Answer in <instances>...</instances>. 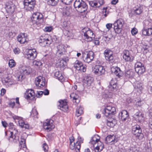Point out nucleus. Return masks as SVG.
Segmentation results:
<instances>
[{"instance_id":"nucleus-58","label":"nucleus","mask_w":152,"mask_h":152,"mask_svg":"<svg viewBox=\"0 0 152 152\" xmlns=\"http://www.w3.org/2000/svg\"><path fill=\"white\" fill-rule=\"evenodd\" d=\"M96 1L98 3V7L103 5L104 4V1L103 0H98Z\"/></svg>"},{"instance_id":"nucleus-56","label":"nucleus","mask_w":152,"mask_h":152,"mask_svg":"<svg viewBox=\"0 0 152 152\" xmlns=\"http://www.w3.org/2000/svg\"><path fill=\"white\" fill-rule=\"evenodd\" d=\"M6 70H0V77L3 79L4 76L6 75Z\"/></svg>"},{"instance_id":"nucleus-17","label":"nucleus","mask_w":152,"mask_h":152,"mask_svg":"<svg viewBox=\"0 0 152 152\" xmlns=\"http://www.w3.org/2000/svg\"><path fill=\"white\" fill-rule=\"evenodd\" d=\"M94 73L98 75H101L105 72V69L102 66L96 65L93 69Z\"/></svg>"},{"instance_id":"nucleus-22","label":"nucleus","mask_w":152,"mask_h":152,"mask_svg":"<svg viewBox=\"0 0 152 152\" xmlns=\"http://www.w3.org/2000/svg\"><path fill=\"white\" fill-rule=\"evenodd\" d=\"M94 53L92 51H90L87 53L86 56L83 55L84 61L87 63L91 62L94 59Z\"/></svg>"},{"instance_id":"nucleus-16","label":"nucleus","mask_w":152,"mask_h":152,"mask_svg":"<svg viewBox=\"0 0 152 152\" xmlns=\"http://www.w3.org/2000/svg\"><path fill=\"white\" fill-rule=\"evenodd\" d=\"M45 78L41 76H39L36 78L35 84L38 88H42L45 85Z\"/></svg>"},{"instance_id":"nucleus-42","label":"nucleus","mask_w":152,"mask_h":152,"mask_svg":"<svg viewBox=\"0 0 152 152\" xmlns=\"http://www.w3.org/2000/svg\"><path fill=\"white\" fill-rule=\"evenodd\" d=\"M83 113V108L81 106H78L76 109V115L79 117Z\"/></svg>"},{"instance_id":"nucleus-6","label":"nucleus","mask_w":152,"mask_h":152,"mask_svg":"<svg viewBox=\"0 0 152 152\" xmlns=\"http://www.w3.org/2000/svg\"><path fill=\"white\" fill-rule=\"evenodd\" d=\"M124 23V21L122 19H119L114 23V29L116 33L119 34L121 33Z\"/></svg>"},{"instance_id":"nucleus-12","label":"nucleus","mask_w":152,"mask_h":152,"mask_svg":"<svg viewBox=\"0 0 152 152\" xmlns=\"http://www.w3.org/2000/svg\"><path fill=\"white\" fill-rule=\"evenodd\" d=\"M54 121L52 120H47L43 123V126L45 129L48 131H50L55 127L53 124Z\"/></svg>"},{"instance_id":"nucleus-15","label":"nucleus","mask_w":152,"mask_h":152,"mask_svg":"<svg viewBox=\"0 0 152 152\" xmlns=\"http://www.w3.org/2000/svg\"><path fill=\"white\" fill-rule=\"evenodd\" d=\"M104 55L106 60L112 63L113 61V52L110 49H106L104 52Z\"/></svg>"},{"instance_id":"nucleus-4","label":"nucleus","mask_w":152,"mask_h":152,"mask_svg":"<svg viewBox=\"0 0 152 152\" xmlns=\"http://www.w3.org/2000/svg\"><path fill=\"white\" fill-rule=\"evenodd\" d=\"M82 35L84 37L87 39V41H91L94 38V36L92 30L88 27H85L82 29Z\"/></svg>"},{"instance_id":"nucleus-32","label":"nucleus","mask_w":152,"mask_h":152,"mask_svg":"<svg viewBox=\"0 0 152 152\" xmlns=\"http://www.w3.org/2000/svg\"><path fill=\"white\" fill-rule=\"evenodd\" d=\"M100 138V137L97 134H95L91 137L89 143L94 146V145L99 141Z\"/></svg>"},{"instance_id":"nucleus-39","label":"nucleus","mask_w":152,"mask_h":152,"mask_svg":"<svg viewBox=\"0 0 152 152\" xmlns=\"http://www.w3.org/2000/svg\"><path fill=\"white\" fill-rule=\"evenodd\" d=\"M85 2L83 0H76L74 2V6L75 10L79 7L82 5L83 3Z\"/></svg>"},{"instance_id":"nucleus-40","label":"nucleus","mask_w":152,"mask_h":152,"mask_svg":"<svg viewBox=\"0 0 152 152\" xmlns=\"http://www.w3.org/2000/svg\"><path fill=\"white\" fill-rule=\"evenodd\" d=\"M85 2L83 0H76L74 2V6L75 10L79 7L82 5L83 3Z\"/></svg>"},{"instance_id":"nucleus-18","label":"nucleus","mask_w":152,"mask_h":152,"mask_svg":"<svg viewBox=\"0 0 152 152\" xmlns=\"http://www.w3.org/2000/svg\"><path fill=\"white\" fill-rule=\"evenodd\" d=\"M93 80V78L90 75H86L83 80V85L86 86H90L92 83Z\"/></svg>"},{"instance_id":"nucleus-55","label":"nucleus","mask_w":152,"mask_h":152,"mask_svg":"<svg viewBox=\"0 0 152 152\" xmlns=\"http://www.w3.org/2000/svg\"><path fill=\"white\" fill-rule=\"evenodd\" d=\"M38 114V113L36 109L35 108H33L31 112V115L33 117L36 116Z\"/></svg>"},{"instance_id":"nucleus-26","label":"nucleus","mask_w":152,"mask_h":152,"mask_svg":"<svg viewBox=\"0 0 152 152\" xmlns=\"http://www.w3.org/2000/svg\"><path fill=\"white\" fill-rule=\"evenodd\" d=\"M111 71L116 76L119 77L122 76L123 75V72L120 70V68L118 67H112L111 68Z\"/></svg>"},{"instance_id":"nucleus-53","label":"nucleus","mask_w":152,"mask_h":152,"mask_svg":"<svg viewBox=\"0 0 152 152\" xmlns=\"http://www.w3.org/2000/svg\"><path fill=\"white\" fill-rule=\"evenodd\" d=\"M142 67H144V64L139 61L137 62L135 65V68H138Z\"/></svg>"},{"instance_id":"nucleus-23","label":"nucleus","mask_w":152,"mask_h":152,"mask_svg":"<svg viewBox=\"0 0 152 152\" xmlns=\"http://www.w3.org/2000/svg\"><path fill=\"white\" fill-rule=\"evenodd\" d=\"M39 41V43L41 44V45L43 47L48 46L51 43V40H49L48 38H45L42 36L40 37Z\"/></svg>"},{"instance_id":"nucleus-27","label":"nucleus","mask_w":152,"mask_h":152,"mask_svg":"<svg viewBox=\"0 0 152 152\" xmlns=\"http://www.w3.org/2000/svg\"><path fill=\"white\" fill-rule=\"evenodd\" d=\"M105 140L107 143H111V144H112L118 141V138H116L114 135H110L107 136L106 137Z\"/></svg>"},{"instance_id":"nucleus-64","label":"nucleus","mask_w":152,"mask_h":152,"mask_svg":"<svg viewBox=\"0 0 152 152\" xmlns=\"http://www.w3.org/2000/svg\"><path fill=\"white\" fill-rule=\"evenodd\" d=\"M73 0H61L62 2L66 4H68L69 2H71Z\"/></svg>"},{"instance_id":"nucleus-36","label":"nucleus","mask_w":152,"mask_h":152,"mask_svg":"<svg viewBox=\"0 0 152 152\" xmlns=\"http://www.w3.org/2000/svg\"><path fill=\"white\" fill-rule=\"evenodd\" d=\"M69 148L72 150H75L76 151V146H75V143H73L75 140V138L73 136H72L69 138Z\"/></svg>"},{"instance_id":"nucleus-41","label":"nucleus","mask_w":152,"mask_h":152,"mask_svg":"<svg viewBox=\"0 0 152 152\" xmlns=\"http://www.w3.org/2000/svg\"><path fill=\"white\" fill-rule=\"evenodd\" d=\"M115 80H112L110 83L109 86V88L111 91H113L116 87V84Z\"/></svg>"},{"instance_id":"nucleus-46","label":"nucleus","mask_w":152,"mask_h":152,"mask_svg":"<svg viewBox=\"0 0 152 152\" xmlns=\"http://www.w3.org/2000/svg\"><path fill=\"white\" fill-rule=\"evenodd\" d=\"M71 9L69 7H66L63 8V13L64 15H65L67 16L69 15L70 14V11Z\"/></svg>"},{"instance_id":"nucleus-2","label":"nucleus","mask_w":152,"mask_h":152,"mask_svg":"<svg viewBox=\"0 0 152 152\" xmlns=\"http://www.w3.org/2000/svg\"><path fill=\"white\" fill-rule=\"evenodd\" d=\"M43 18V16L42 14L39 12H36L33 14L31 20L33 24L38 25L39 24L42 23Z\"/></svg>"},{"instance_id":"nucleus-24","label":"nucleus","mask_w":152,"mask_h":152,"mask_svg":"<svg viewBox=\"0 0 152 152\" xmlns=\"http://www.w3.org/2000/svg\"><path fill=\"white\" fill-rule=\"evenodd\" d=\"M25 97L27 99H32L35 96V93L33 90L29 89L25 93Z\"/></svg>"},{"instance_id":"nucleus-8","label":"nucleus","mask_w":152,"mask_h":152,"mask_svg":"<svg viewBox=\"0 0 152 152\" xmlns=\"http://www.w3.org/2000/svg\"><path fill=\"white\" fill-rule=\"evenodd\" d=\"M10 132L11 135L9 137V140L10 142H16L19 140V137L17 135V131L15 128H10Z\"/></svg>"},{"instance_id":"nucleus-33","label":"nucleus","mask_w":152,"mask_h":152,"mask_svg":"<svg viewBox=\"0 0 152 152\" xmlns=\"http://www.w3.org/2000/svg\"><path fill=\"white\" fill-rule=\"evenodd\" d=\"M88 9V6L85 3H83L82 5L76 10L78 12L82 13L86 11Z\"/></svg>"},{"instance_id":"nucleus-20","label":"nucleus","mask_w":152,"mask_h":152,"mask_svg":"<svg viewBox=\"0 0 152 152\" xmlns=\"http://www.w3.org/2000/svg\"><path fill=\"white\" fill-rule=\"evenodd\" d=\"M15 78L16 79V77ZM3 79V81H4V83H5V85H7L8 86L18 83V81H17L16 79L15 80H16V81L15 80L11 79L9 76H7L6 77H4Z\"/></svg>"},{"instance_id":"nucleus-61","label":"nucleus","mask_w":152,"mask_h":152,"mask_svg":"<svg viewBox=\"0 0 152 152\" xmlns=\"http://www.w3.org/2000/svg\"><path fill=\"white\" fill-rule=\"evenodd\" d=\"M81 69L80 70L82 71L83 72H85L86 71V66L85 65H83V64L81 66Z\"/></svg>"},{"instance_id":"nucleus-54","label":"nucleus","mask_w":152,"mask_h":152,"mask_svg":"<svg viewBox=\"0 0 152 152\" xmlns=\"http://www.w3.org/2000/svg\"><path fill=\"white\" fill-rule=\"evenodd\" d=\"M9 65L11 68L14 67L15 65V63L14 60L12 59L10 60L9 61Z\"/></svg>"},{"instance_id":"nucleus-21","label":"nucleus","mask_w":152,"mask_h":152,"mask_svg":"<svg viewBox=\"0 0 152 152\" xmlns=\"http://www.w3.org/2000/svg\"><path fill=\"white\" fill-rule=\"evenodd\" d=\"M18 41L21 44L26 42L27 40V35L25 33H20L17 37Z\"/></svg>"},{"instance_id":"nucleus-45","label":"nucleus","mask_w":152,"mask_h":152,"mask_svg":"<svg viewBox=\"0 0 152 152\" xmlns=\"http://www.w3.org/2000/svg\"><path fill=\"white\" fill-rule=\"evenodd\" d=\"M99 142L100 143H99V144H100V145H98L95 148L96 152H100L102 151L104 148L103 144L100 142Z\"/></svg>"},{"instance_id":"nucleus-35","label":"nucleus","mask_w":152,"mask_h":152,"mask_svg":"<svg viewBox=\"0 0 152 152\" xmlns=\"http://www.w3.org/2000/svg\"><path fill=\"white\" fill-rule=\"evenodd\" d=\"M134 87L135 90L139 93H141L143 89L142 84L140 82L137 81L134 83Z\"/></svg>"},{"instance_id":"nucleus-43","label":"nucleus","mask_w":152,"mask_h":152,"mask_svg":"<svg viewBox=\"0 0 152 152\" xmlns=\"http://www.w3.org/2000/svg\"><path fill=\"white\" fill-rule=\"evenodd\" d=\"M82 63L80 61L76 60L74 64V66L76 69L79 70L81 69V66L82 65Z\"/></svg>"},{"instance_id":"nucleus-1","label":"nucleus","mask_w":152,"mask_h":152,"mask_svg":"<svg viewBox=\"0 0 152 152\" xmlns=\"http://www.w3.org/2000/svg\"><path fill=\"white\" fill-rule=\"evenodd\" d=\"M19 72H18V74L15 76L17 81H21L24 75H28L30 72L31 69L29 67L26 66H21L19 69Z\"/></svg>"},{"instance_id":"nucleus-52","label":"nucleus","mask_w":152,"mask_h":152,"mask_svg":"<svg viewBox=\"0 0 152 152\" xmlns=\"http://www.w3.org/2000/svg\"><path fill=\"white\" fill-rule=\"evenodd\" d=\"M115 122L114 120L111 121H108L107 122V126L109 127H113L115 126Z\"/></svg>"},{"instance_id":"nucleus-50","label":"nucleus","mask_w":152,"mask_h":152,"mask_svg":"<svg viewBox=\"0 0 152 152\" xmlns=\"http://www.w3.org/2000/svg\"><path fill=\"white\" fill-rule=\"evenodd\" d=\"M66 65V63L63 60H61L60 62L58 63V67L61 68H64Z\"/></svg>"},{"instance_id":"nucleus-7","label":"nucleus","mask_w":152,"mask_h":152,"mask_svg":"<svg viewBox=\"0 0 152 152\" xmlns=\"http://www.w3.org/2000/svg\"><path fill=\"white\" fill-rule=\"evenodd\" d=\"M132 132L139 140H141L143 139L144 135L141 133V130L139 126L136 125L133 126L132 128Z\"/></svg>"},{"instance_id":"nucleus-28","label":"nucleus","mask_w":152,"mask_h":152,"mask_svg":"<svg viewBox=\"0 0 152 152\" xmlns=\"http://www.w3.org/2000/svg\"><path fill=\"white\" fill-rule=\"evenodd\" d=\"M70 97L73 102L78 103L80 101V97L78 95L75 93H72Z\"/></svg>"},{"instance_id":"nucleus-44","label":"nucleus","mask_w":152,"mask_h":152,"mask_svg":"<svg viewBox=\"0 0 152 152\" xmlns=\"http://www.w3.org/2000/svg\"><path fill=\"white\" fill-rule=\"evenodd\" d=\"M135 71L138 75H141L145 71V67H142L138 68H135Z\"/></svg>"},{"instance_id":"nucleus-11","label":"nucleus","mask_w":152,"mask_h":152,"mask_svg":"<svg viewBox=\"0 0 152 152\" xmlns=\"http://www.w3.org/2000/svg\"><path fill=\"white\" fill-rule=\"evenodd\" d=\"M116 109L114 107L110 106H107L104 109L103 113L106 117H108L111 115L115 114Z\"/></svg>"},{"instance_id":"nucleus-30","label":"nucleus","mask_w":152,"mask_h":152,"mask_svg":"<svg viewBox=\"0 0 152 152\" xmlns=\"http://www.w3.org/2000/svg\"><path fill=\"white\" fill-rule=\"evenodd\" d=\"M83 139L79 136L77 138V140L75 143L76 152H79L80 148V143L83 142Z\"/></svg>"},{"instance_id":"nucleus-25","label":"nucleus","mask_w":152,"mask_h":152,"mask_svg":"<svg viewBox=\"0 0 152 152\" xmlns=\"http://www.w3.org/2000/svg\"><path fill=\"white\" fill-rule=\"evenodd\" d=\"M119 118L122 121H125L129 118L128 113L127 111L123 110L119 114Z\"/></svg>"},{"instance_id":"nucleus-5","label":"nucleus","mask_w":152,"mask_h":152,"mask_svg":"<svg viewBox=\"0 0 152 152\" xmlns=\"http://www.w3.org/2000/svg\"><path fill=\"white\" fill-rule=\"evenodd\" d=\"M37 54V53L35 49H29L26 51L25 57L28 60H33L36 58Z\"/></svg>"},{"instance_id":"nucleus-51","label":"nucleus","mask_w":152,"mask_h":152,"mask_svg":"<svg viewBox=\"0 0 152 152\" xmlns=\"http://www.w3.org/2000/svg\"><path fill=\"white\" fill-rule=\"evenodd\" d=\"M26 140L24 139H21V140L20 142V145L21 147L23 148H24L26 147Z\"/></svg>"},{"instance_id":"nucleus-48","label":"nucleus","mask_w":152,"mask_h":152,"mask_svg":"<svg viewBox=\"0 0 152 152\" xmlns=\"http://www.w3.org/2000/svg\"><path fill=\"white\" fill-rule=\"evenodd\" d=\"M89 5L93 7H98V3L97 1L96 0H93L90 1L89 2Z\"/></svg>"},{"instance_id":"nucleus-63","label":"nucleus","mask_w":152,"mask_h":152,"mask_svg":"<svg viewBox=\"0 0 152 152\" xmlns=\"http://www.w3.org/2000/svg\"><path fill=\"white\" fill-rule=\"evenodd\" d=\"M43 94V92L42 91H39L38 92L36 95V96L38 98H40L41 96Z\"/></svg>"},{"instance_id":"nucleus-14","label":"nucleus","mask_w":152,"mask_h":152,"mask_svg":"<svg viewBox=\"0 0 152 152\" xmlns=\"http://www.w3.org/2000/svg\"><path fill=\"white\" fill-rule=\"evenodd\" d=\"M14 120H17L18 122L19 126L22 128H24L25 129H28L29 128V125L27 123H25L23 120V118L16 115H14L12 116Z\"/></svg>"},{"instance_id":"nucleus-47","label":"nucleus","mask_w":152,"mask_h":152,"mask_svg":"<svg viewBox=\"0 0 152 152\" xmlns=\"http://www.w3.org/2000/svg\"><path fill=\"white\" fill-rule=\"evenodd\" d=\"M152 27V23L148 20H145L144 21V28H149Z\"/></svg>"},{"instance_id":"nucleus-49","label":"nucleus","mask_w":152,"mask_h":152,"mask_svg":"<svg viewBox=\"0 0 152 152\" xmlns=\"http://www.w3.org/2000/svg\"><path fill=\"white\" fill-rule=\"evenodd\" d=\"M58 1V0H48V4L51 6H55L57 4Z\"/></svg>"},{"instance_id":"nucleus-29","label":"nucleus","mask_w":152,"mask_h":152,"mask_svg":"<svg viewBox=\"0 0 152 152\" xmlns=\"http://www.w3.org/2000/svg\"><path fill=\"white\" fill-rule=\"evenodd\" d=\"M57 50L56 53L58 56H61L65 52L64 46L63 45L60 44L57 46Z\"/></svg>"},{"instance_id":"nucleus-13","label":"nucleus","mask_w":152,"mask_h":152,"mask_svg":"<svg viewBox=\"0 0 152 152\" xmlns=\"http://www.w3.org/2000/svg\"><path fill=\"white\" fill-rule=\"evenodd\" d=\"M5 8L7 12L9 14H12L15 11L16 6L12 2L10 1L6 3Z\"/></svg>"},{"instance_id":"nucleus-3","label":"nucleus","mask_w":152,"mask_h":152,"mask_svg":"<svg viewBox=\"0 0 152 152\" xmlns=\"http://www.w3.org/2000/svg\"><path fill=\"white\" fill-rule=\"evenodd\" d=\"M143 11L142 6L139 4L137 5L131 10L130 12L129 13V16L132 17L134 15H139Z\"/></svg>"},{"instance_id":"nucleus-37","label":"nucleus","mask_w":152,"mask_h":152,"mask_svg":"<svg viewBox=\"0 0 152 152\" xmlns=\"http://www.w3.org/2000/svg\"><path fill=\"white\" fill-rule=\"evenodd\" d=\"M134 75V72L132 70L127 71L125 73V76L127 79L131 78Z\"/></svg>"},{"instance_id":"nucleus-10","label":"nucleus","mask_w":152,"mask_h":152,"mask_svg":"<svg viewBox=\"0 0 152 152\" xmlns=\"http://www.w3.org/2000/svg\"><path fill=\"white\" fill-rule=\"evenodd\" d=\"M123 58L126 62H131L134 59V57L132 55V51L128 50H125L123 51Z\"/></svg>"},{"instance_id":"nucleus-19","label":"nucleus","mask_w":152,"mask_h":152,"mask_svg":"<svg viewBox=\"0 0 152 152\" xmlns=\"http://www.w3.org/2000/svg\"><path fill=\"white\" fill-rule=\"evenodd\" d=\"M58 107L61 110L64 111H66L68 109V106L67 103L64 100H60L58 102Z\"/></svg>"},{"instance_id":"nucleus-9","label":"nucleus","mask_w":152,"mask_h":152,"mask_svg":"<svg viewBox=\"0 0 152 152\" xmlns=\"http://www.w3.org/2000/svg\"><path fill=\"white\" fill-rule=\"evenodd\" d=\"M35 4V0H24L23 1L24 7L27 11L33 10Z\"/></svg>"},{"instance_id":"nucleus-31","label":"nucleus","mask_w":152,"mask_h":152,"mask_svg":"<svg viewBox=\"0 0 152 152\" xmlns=\"http://www.w3.org/2000/svg\"><path fill=\"white\" fill-rule=\"evenodd\" d=\"M142 32V34L144 36H150L152 34V27L143 28Z\"/></svg>"},{"instance_id":"nucleus-60","label":"nucleus","mask_w":152,"mask_h":152,"mask_svg":"<svg viewBox=\"0 0 152 152\" xmlns=\"http://www.w3.org/2000/svg\"><path fill=\"white\" fill-rule=\"evenodd\" d=\"M42 147L43 150L45 151H47L48 150V146L46 143H44L42 146Z\"/></svg>"},{"instance_id":"nucleus-59","label":"nucleus","mask_w":152,"mask_h":152,"mask_svg":"<svg viewBox=\"0 0 152 152\" xmlns=\"http://www.w3.org/2000/svg\"><path fill=\"white\" fill-rule=\"evenodd\" d=\"M131 32L132 35L134 36L137 33L138 31L137 28H134L132 30Z\"/></svg>"},{"instance_id":"nucleus-57","label":"nucleus","mask_w":152,"mask_h":152,"mask_svg":"<svg viewBox=\"0 0 152 152\" xmlns=\"http://www.w3.org/2000/svg\"><path fill=\"white\" fill-rule=\"evenodd\" d=\"M33 64L34 65L39 67L42 65V64L40 61H37L35 60L33 61Z\"/></svg>"},{"instance_id":"nucleus-38","label":"nucleus","mask_w":152,"mask_h":152,"mask_svg":"<svg viewBox=\"0 0 152 152\" xmlns=\"http://www.w3.org/2000/svg\"><path fill=\"white\" fill-rule=\"evenodd\" d=\"M55 76L60 81H63L64 80V76L61 72L56 71L54 74Z\"/></svg>"},{"instance_id":"nucleus-34","label":"nucleus","mask_w":152,"mask_h":152,"mask_svg":"<svg viewBox=\"0 0 152 152\" xmlns=\"http://www.w3.org/2000/svg\"><path fill=\"white\" fill-rule=\"evenodd\" d=\"M134 117L135 120L139 122H140L141 120H142L144 117L143 114L139 111H136L134 115Z\"/></svg>"},{"instance_id":"nucleus-62","label":"nucleus","mask_w":152,"mask_h":152,"mask_svg":"<svg viewBox=\"0 0 152 152\" xmlns=\"http://www.w3.org/2000/svg\"><path fill=\"white\" fill-rule=\"evenodd\" d=\"M16 100V107H20V103L19 102V98L18 97H17L15 99Z\"/></svg>"}]
</instances>
